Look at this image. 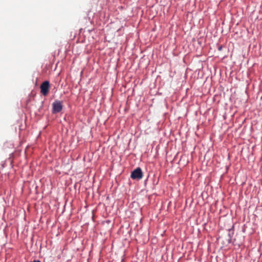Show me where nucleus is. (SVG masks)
Instances as JSON below:
<instances>
[{
  "label": "nucleus",
  "instance_id": "obj_1",
  "mask_svg": "<svg viewBox=\"0 0 262 262\" xmlns=\"http://www.w3.org/2000/svg\"><path fill=\"white\" fill-rule=\"evenodd\" d=\"M130 177L134 180H140L143 177V172L140 168L135 169L131 173Z\"/></svg>",
  "mask_w": 262,
  "mask_h": 262
},
{
  "label": "nucleus",
  "instance_id": "obj_2",
  "mask_svg": "<svg viewBox=\"0 0 262 262\" xmlns=\"http://www.w3.org/2000/svg\"><path fill=\"white\" fill-rule=\"evenodd\" d=\"M50 88V82L48 81L43 82L40 85V91L43 96H47Z\"/></svg>",
  "mask_w": 262,
  "mask_h": 262
},
{
  "label": "nucleus",
  "instance_id": "obj_3",
  "mask_svg": "<svg viewBox=\"0 0 262 262\" xmlns=\"http://www.w3.org/2000/svg\"><path fill=\"white\" fill-rule=\"evenodd\" d=\"M62 108L61 103L56 101L53 103V112L54 113L60 112Z\"/></svg>",
  "mask_w": 262,
  "mask_h": 262
}]
</instances>
